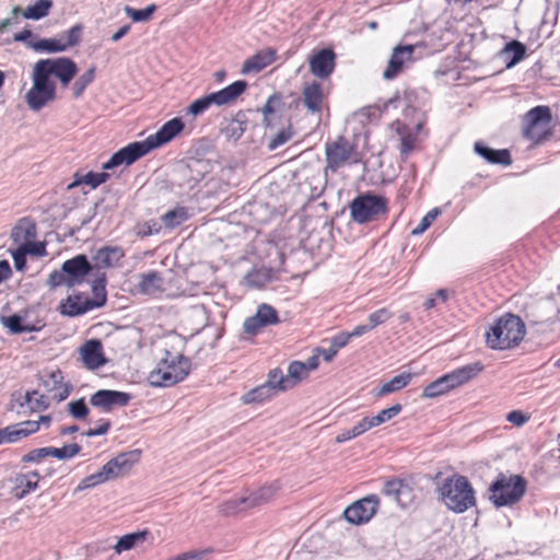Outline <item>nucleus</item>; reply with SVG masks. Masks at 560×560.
I'll use <instances>...</instances> for the list:
<instances>
[{
	"label": "nucleus",
	"instance_id": "79ce46f5",
	"mask_svg": "<svg viewBox=\"0 0 560 560\" xmlns=\"http://www.w3.org/2000/svg\"><path fill=\"white\" fill-rule=\"evenodd\" d=\"M406 490H410V488L402 479L392 478L385 481L382 492L384 495L393 497L397 502H399L400 495Z\"/></svg>",
	"mask_w": 560,
	"mask_h": 560
},
{
	"label": "nucleus",
	"instance_id": "f3484780",
	"mask_svg": "<svg viewBox=\"0 0 560 560\" xmlns=\"http://www.w3.org/2000/svg\"><path fill=\"white\" fill-rule=\"evenodd\" d=\"M413 52L415 46L412 45L395 47L383 72V78L385 80H392L396 78L402 71L405 63L412 60Z\"/></svg>",
	"mask_w": 560,
	"mask_h": 560
},
{
	"label": "nucleus",
	"instance_id": "9d476101",
	"mask_svg": "<svg viewBox=\"0 0 560 560\" xmlns=\"http://www.w3.org/2000/svg\"><path fill=\"white\" fill-rule=\"evenodd\" d=\"M125 253L118 246H104L93 255L92 277L94 280H106L107 270L119 266Z\"/></svg>",
	"mask_w": 560,
	"mask_h": 560
},
{
	"label": "nucleus",
	"instance_id": "6ab92c4d",
	"mask_svg": "<svg viewBox=\"0 0 560 560\" xmlns=\"http://www.w3.org/2000/svg\"><path fill=\"white\" fill-rule=\"evenodd\" d=\"M183 129L184 122L175 117L166 121L155 133L150 135L147 140L153 150L173 140Z\"/></svg>",
	"mask_w": 560,
	"mask_h": 560
},
{
	"label": "nucleus",
	"instance_id": "39448f33",
	"mask_svg": "<svg viewBox=\"0 0 560 560\" xmlns=\"http://www.w3.org/2000/svg\"><path fill=\"white\" fill-rule=\"evenodd\" d=\"M489 500L495 508L511 506L524 497L526 481L518 475L500 474L489 486Z\"/></svg>",
	"mask_w": 560,
	"mask_h": 560
},
{
	"label": "nucleus",
	"instance_id": "cd10ccee",
	"mask_svg": "<svg viewBox=\"0 0 560 560\" xmlns=\"http://www.w3.org/2000/svg\"><path fill=\"white\" fill-rule=\"evenodd\" d=\"M284 108L283 97L280 93L270 95L261 108L262 125L265 128H272L276 125V118Z\"/></svg>",
	"mask_w": 560,
	"mask_h": 560
},
{
	"label": "nucleus",
	"instance_id": "bf43d9fd",
	"mask_svg": "<svg viewBox=\"0 0 560 560\" xmlns=\"http://www.w3.org/2000/svg\"><path fill=\"white\" fill-rule=\"evenodd\" d=\"M108 480L112 479L109 475L105 472V467L103 466L98 472L85 477L82 480L80 488H91Z\"/></svg>",
	"mask_w": 560,
	"mask_h": 560
},
{
	"label": "nucleus",
	"instance_id": "393cba45",
	"mask_svg": "<svg viewBox=\"0 0 560 560\" xmlns=\"http://www.w3.org/2000/svg\"><path fill=\"white\" fill-rule=\"evenodd\" d=\"M435 480L438 483V495L439 500H441L450 510H455V494H453L455 490V472L451 471L446 476L443 472H438L435 475Z\"/></svg>",
	"mask_w": 560,
	"mask_h": 560
},
{
	"label": "nucleus",
	"instance_id": "7ed1b4c3",
	"mask_svg": "<svg viewBox=\"0 0 560 560\" xmlns=\"http://www.w3.org/2000/svg\"><path fill=\"white\" fill-rule=\"evenodd\" d=\"M189 361L183 355L180 349L165 343L164 357L158 366L150 372L148 381L155 387H168L182 382L189 373Z\"/></svg>",
	"mask_w": 560,
	"mask_h": 560
},
{
	"label": "nucleus",
	"instance_id": "20e7f679",
	"mask_svg": "<svg viewBox=\"0 0 560 560\" xmlns=\"http://www.w3.org/2000/svg\"><path fill=\"white\" fill-rule=\"evenodd\" d=\"M91 294L89 292L73 291L67 299L60 302V313L74 317L104 305L106 302L105 282H93Z\"/></svg>",
	"mask_w": 560,
	"mask_h": 560
},
{
	"label": "nucleus",
	"instance_id": "f257e3e1",
	"mask_svg": "<svg viewBox=\"0 0 560 560\" xmlns=\"http://www.w3.org/2000/svg\"><path fill=\"white\" fill-rule=\"evenodd\" d=\"M78 72L73 60L67 57L40 59L32 70V88L25 94L30 109L38 112L57 97V86L54 78L60 81L62 88H68Z\"/></svg>",
	"mask_w": 560,
	"mask_h": 560
},
{
	"label": "nucleus",
	"instance_id": "423d86ee",
	"mask_svg": "<svg viewBox=\"0 0 560 560\" xmlns=\"http://www.w3.org/2000/svg\"><path fill=\"white\" fill-rule=\"evenodd\" d=\"M282 489L280 480H273L264 485L247 497L231 499L221 505V512L224 515H234L240 512L256 509L265 505L277 498Z\"/></svg>",
	"mask_w": 560,
	"mask_h": 560
},
{
	"label": "nucleus",
	"instance_id": "0e129e2a",
	"mask_svg": "<svg viewBox=\"0 0 560 560\" xmlns=\"http://www.w3.org/2000/svg\"><path fill=\"white\" fill-rule=\"evenodd\" d=\"M438 213H439L438 209L430 210L421 219V221L417 224V226H415L411 230V234L412 235H420V234H422L433 223V221L436 219Z\"/></svg>",
	"mask_w": 560,
	"mask_h": 560
},
{
	"label": "nucleus",
	"instance_id": "4c0bfd02",
	"mask_svg": "<svg viewBox=\"0 0 560 560\" xmlns=\"http://www.w3.org/2000/svg\"><path fill=\"white\" fill-rule=\"evenodd\" d=\"M109 178V174L106 172H89L84 175L75 174V179L73 183H71L68 188L71 189L73 187H77L81 184L89 185L92 188H96L100 185L104 184Z\"/></svg>",
	"mask_w": 560,
	"mask_h": 560
},
{
	"label": "nucleus",
	"instance_id": "c9c22d12",
	"mask_svg": "<svg viewBox=\"0 0 560 560\" xmlns=\"http://www.w3.org/2000/svg\"><path fill=\"white\" fill-rule=\"evenodd\" d=\"M275 390L271 389V386L266 385L265 383L248 390L245 393L241 400L245 405L249 404H261L275 396Z\"/></svg>",
	"mask_w": 560,
	"mask_h": 560
},
{
	"label": "nucleus",
	"instance_id": "774afa93",
	"mask_svg": "<svg viewBox=\"0 0 560 560\" xmlns=\"http://www.w3.org/2000/svg\"><path fill=\"white\" fill-rule=\"evenodd\" d=\"M529 417L521 410H514L506 415V420L517 427L523 425L528 421Z\"/></svg>",
	"mask_w": 560,
	"mask_h": 560
},
{
	"label": "nucleus",
	"instance_id": "49530a36",
	"mask_svg": "<svg viewBox=\"0 0 560 560\" xmlns=\"http://www.w3.org/2000/svg\"><path fill=\"white\" fill-rule=\"evenodd\" d=\"M213 105L214 96L212 93H209L191 102L186 112L188 115L198 116L203 114Z\"/></svg>",
	"mask_w": 560,
	"mask_h": 560
},
{
	"label": "nucleus",
	"instance_id": "de8ad7c7",
	"mask_svg": "<svg viewBox=\"0 0 560 560\" xmlns=\"http://www.w3.org/2000/svg\"><path fill=\"white\" fill-rule=\"evenodd\" d=\"M95 78V67H90L82 73L72 85V94L74 98L80 97L85 89L93 82Z\"/></svg>",
	"mask_w": 560,
	"mask_h": 560
},
{
	"label": "nucleus",
	"instance_id": "7c9ffc66",
	"mask_svg": "<svg viewBox=\"0 0 560 560\" xmlns=\"http://www.w3.org/2000/svg\"><path fill=\"white\" fill-rule=\"evenodd\" d=\"M475 504V491L468 479L457 475V513H462Z\"/></svg>",
	"mask_w": 560,
	"mask_h": 560
},
{
	"label": "nucleus",
	"instance_id": "72a5a7b5",
	"mask_svg": "<svg viewBox=\"0 0 560 560\" xmlns=\"http://www.w3.org/2000/svg\"><path fill=\"white\" fill-rule=\"evenodd\" d=\"M50 416H40L38 421L27 420L18 424L11 425L13 439L16 441L26 438L39 430L40 423L48 425L50 423Z\"/></svg>",
	"mask_w": 560,
	"mask_h": 560
},
{
	"label": "nucleus",
	"instance_id": "b1692460",
	"mask_svg": "<svg viewBox=\"0 0 560 560\" xmlns=\"http://www.w3.org/2000/svg\"><path fill=\"white\" fill-rule=\"evenodd\" d=\"M303 104L312 114H320L323 110L324 92L319 82L306 84L302 91Z\"/></svg>",
	"mask_w": 560,
	"mask_h": 560
},
{
	"label": "nucleus",
	"instance_id": "f704fd0d",
	"mask_svg": "<svg viewBox=\"0 0 560 560\" xmlns=\"http://www.w3.org/2000/svg\"><path fill=\"white\" fill-rule=\"evenodd\" d=\"M413 377L412 373L404 372L385 382L376 392V397H383L388 394L398 392L409 385Z\"/></svg>",
	"mask_w": 560,
	"mask_h": 560
},
{
	"label": "nucleus",
	"instance_id": "6e6d98bb",
	"mask_svg": "<svg viewBox=\"0 0 560 560\" xmlns=\"http://www.w3.org/2000/svg\"><path fill=\"white\" fill-rule=\"evenodd\" d=\"M393 316V313L387 307H382L371 313L368 317L369 324L372 329L375 327L385 324Z\"/></svg>",
	"mask_w": 560,
	"mask_h": 560
},
{
	"label": "nucleus",
	"instance_id": "c756f323",
	"mask_svg": "<svg viewBox=\"0 0 560 560\" xmlns=\"http://www.w3.org/2000/svg\"><path fill=\"white\" fill-rule=\"evenodd\" d=\"M36 224L26 218L19 220L16 225L12 229L11 238L13 243L20 247L36 238Z\"/></svg>",
	"mask_w": 560,
	"mask_h": 560
},
{
	"label": "nucleus",
	"instance_id": "e433bc0d",
	"mask_svg": "<svg viewBox=\"0 0 560 560\" xmlns=\"http://www.w3.org/2000/svg\"><path fill=\"white\" fill-rule=\"evenodd\" d=\"M189 218V213L186 207H176L175 209L168 210L161 217V221L164 226L168 230H173L186 222Z\"/></svg>",
	"mask_w": 560,
	"mask_h": 560
},
{
	"label": "nucleus",
	"instance_id": "6e6552de",
	"mask_svg": "<svg viewBox=\"0 0 560 560\" xmlns=\"http://www.w3.org/2000/svg\"><path fill=\"white\" fill-rule=\"evenodd\" d=\"M551 110L548 106H536L528 110L524 118L523 136L535 143L551 137Z\"/></svg>",
	"mask_w": 560,
	"mask_h": 560
},
{
	"label": "nucleus",
	"instance_id": "09e8293b",
	"mask_svg": "<svg viewBox=\"0 0 560 560\" xmlns=\"http://www.w3.org/2000/svg\"><path fill=\"white\" fill-rule=\"evenodd\" d=\"M308 373L306 371V368L304 366L303 362L301 361H293L288 366V380L291 384V388L296 386L301 381L305 380L307 377Z\"/></svg>",
	"mask_w": 560,
	"mask_h": 560
},
{
	"label": "nucleus",
	"instance_id": "c85d7f7f",
	"mask_svg": "<svg viewBox=\"0 0 560 560\" xmlns=\"http://www.w3.org/2000/svg\"><path fill=\"white\" fill-rule=\"evenodd\" d=\"M61 270L72 279H80L86 275L92 276V264L83 254L77 255L62 264Z\"/></svg>",
	"mask_w": 560,
	"mask_h": 560
},
{
	"label": "nucleus",
	"instance_id": "4d7b16f0",
	"mask_svg": "<svg viewBox=\"0 0 560 560\" xmlns=\"http://www.w3.org/2000/svg\"><path fill=\"white\" fill-rule=\"evenodd\" d=\"M82 30V25L77 24L69 28L62 36H60V38H63V45H66V49L80 43Z\"/></svg>",
	"mask_w": 560,
	"mask_h": 560
},
{
	"label": "nucleus",
	"instance_id": "f03ea898",
	"mask_svg": "<svg viewBox=\"0 0 560 560\" xmlns=\"http://www.w3.org/2000/svg\"><path fill=\"white\" fill-rule=\"evenodd\" d=\"M525 334L526 326L523 319L518 315L504 313L486 330V345L492 350H511L522 342Z\"/></svg>",
	"mask_w": 560,
	"mask_h": 560
},
{
	"label": "nucleus",
	"instance_id": "e2e57ef3",
	"mask_svg": "<svg viewBox=\"0 0 560 560\" xmlns=\"http://www.w3.org/2000/svg\"><path fill=\"white\" fill-rule=\"evenodd\" d=\"M293 130L292 127L289 126L288 128H284L280 130L275 137H272L269 141L268 149L275 150L278 147L284 144L293 137Z\"/></svg>",
	"mask_w": 560,
	"mask_h": 560
},
{
	"label": "nucleus",
	"instance_id": "1a4fd4ad",
	"mask_svg": "<svg viewBox=\"0 0 560 560\" xmlns=\"http://www.w3.org/2000/svg\"><path fill=\"white\" fill-rule=\"evenodd\" d=\"M127 290L136 300L148 301L151 299H176L186 295V290H180L178 282H126Z\"/></svg>",
	"mask_w": 560,
	"mask_h": 560
},
{
	"label": "nucleus",
	"instance_id": "69168bd1",
	"mask_svg": "<svg viewBox=\"0 0 560 560\" xmlns=\"http://www.w3.org/2000/svg\"><path fill=\"white\" fill-rule=\"evenodd\" d=\"M110 429V421L106 419H101L94 428H90L86 432V436H96L103 435L108 432Z\"/></svg>",
	"mask_w": 560,
	"mask_h": 560
},
{
	"label": "nucleus",
	"instance_id": "4be33fe9",
	"mask_svg": "<svg viewBox=\"0 0 560 560\" xmlns=\"http://www.w3.org/2000/svg\"><path fill=\"white\" fill-rule=\"evenodd\" d=\"M80 352L82 361L88 369L95 370L105 363L103 347L100 340H88L81 347Z\"/></svg>",
	"mask_w": 560,
	"mask_h": 560
},
{
	"label": "nucleus",
	"instance_id": "4468645a",
	"mask_svg": "<svg viewBox=\"0 0 560 560\" xmlns=\"http://www.w3.org/2000/svg\"><path fill=\"white\" fill-rule=\"evenodd\" d=\"M131 399L130 394L112 389H100L90 397V404L104 412L125 407Z\"/></svg>",
	"mask_w": 560,
	"mask_h": 560
},
{
	"label": "nucleus",
	"instance_id": "412c9836",
	"mask_svg": "<svg viewBox=\"0 0 560 560\" xmlns=\"http://www.w3.org/2000/svg\"><path fill=\"white\" fill-rule=\"evenodd\" d=\"M393 128L396 133L399 136L400 145L399 151L400 154L405 158L409 155L417 148L418 142V132L421 128V125H417L415 129L410 128L406 124L400 120H395L393 122Z\"/></svg>",
	"mask_w": 560,
	"mask_h": 560
},
{
	"label": "nucleus",
	"instance_id": "5fc2aeb1",
	"mask_svg": "<svg viewBox=\"0 0 560 560\" xmlns=\"http://www.w3.org/2000/svg\"><path fill=\"white\" fill-rule=\"evenodd\" d=\"M401 411V406L396 404L389 408L381 410L376 416L371 417L372 422L375 427L381 425L382 423L393 419Z\"/></svg>",
	"mask_w": 560,
	"mask_h": 560
},
{
	"label": "nucleus",
	"instance_id": "2f4dec72",
	"mask_svg": "<svg viewBox=\"0 0 560 560\" xmlns=\"http://www.w3.org/2000/svg\"><path fill=\"white\" fill-rule=\"evenodd\" d=\"M51 8L52 0H36L33 5H28L25 10L14 7L12 16L16 19L19 14H22L24 19L40 20L49 14Z\"/></svg>",
	"mask_w": 560,
	"mask_h": 560
},
{
	"label": "nucleus",
	"instance_id": "a211bd4d",
	"mask_svg": "<svg viewBox=\"0 0 560 560\" xmlns=\"http://www.w3.org/2000/svg\"><path fill=\"white\" fill-rule=\"evenodd\" d=\"M139 458L140 451L120 453L104 465L105 472L109 475L110 479L125 476L132 469L133 465L139 460Z\"/></svg>",
	"mask_w": 560,
	"mask_h": 560
},
{
	"label": "nucleus",
	"instance_id": "ddd939ff",
	"mask_svg": "<svg viewBox=\"0 0 560 560\" xmlns=\"http://www.w3.org/2000/svg\"><path fill=\"white\" fill-rule=\"evenodd\" d=\"M280 322L277 311L269 304H260L255 315L247 317L243 330L249 336H256L262 328Z\"/></svg>",
	"mask_w": 560,
	"mask_h": 560
},
{
	"label": "nucleus",
	"instance_id": "0eeeda50",
	"mask_svg": "<svg viewBox=\"0 0 560 560\" xmlns=\"http://www.w3.org/2000/svg\"><path fill=\"white\" fill-rule=\"evenodd\" d=\"M349 210L354 222L364 224L387 212V200L383 196L362 194L350 202Z\"/></svg>",
	"mask_w": 560,
	"mask_h": 560
},
{
	"label": "nucleus",
	"instance_id": "a878e982",
	"mask_svg": "<svg viewBox=\"0 0 560 560\" xmlns=\"http://www.w3.org/2000/svg\"><path fill=\"white\" fill-rule=\"evenodd\" d=\"M40 476L37 471L16 474L13 479V493L18 499H23L28 493L35 491L38 487Z\"/></svg>",
	"mask_w": 560,
	"mask_h": 560
},
{
	"label": "nucleus",
	"instance_id": "680f3d73",
	"mask_svg": "<svg viewBox=\"0 0 560 560\" xmlns=\"http://www.w3.org/2000/svg\"><path fill=\"white\" fill-rule=\"evenodd\" d=\"M49 450H50L49 446L32 450L22 456L21 462L25 463V464L26 463H40L46 457L50 456Z\"/></svg>",
	"mask_w": 560,
	"mask_h": 560
},
{
	"label": "nucleus",
	"instance_id": "dca6fc26",
	"mask_svg": "<svg viewBox=\"0 0 560 560\" xmlns=\"http://www.w3.org/2000/svg\"><path fill=\"white\" fill-rule=\"evenodd\" d=\"M310 71L319 79L328 78L336 67V54L330 48H323L308 58Z\"/></svg>",
	"mask_w": 560,
	"mask_h": 560
},
{
	"label": "nucleus",
	"instance_id": "c03bdc74",
	"mask_svg": "<svg viewBox=\"0 0 560 560\" xmlns=\"http://www.w3.org/2000/svg\"><path fill=\"white\" fill-rule=\"evenodd\" d=\"M147 532L131 533L120 537L115 545V551L121 553L132 549L137 544L144 541Z\"/></svg>",
	"mask_w": 560,
	"mask_h": 560
},
{
	"label": "nucleus",
	"instance_id": "473e14b6",
	"mask_svg": "<svg viewBox=\"0 0 560 560\" xmlns=\"http://www.w3.org/2000/svg\"><path fill=\"white\" fill-rule=\"evenodd\" d=\"M475 151L486 161L492 164L510 165L512 163L511 154L505 149L494 150L482 142H476Z\"/></svg>",
	"mask_w": 560,
	"mask_h": 560
},
{
	"label": "nucleus",
	"instance_id": "f8f14e48",
	"mask_svg": "<svg viewBox=\"0 0 560 560\" xmlns=\"http://www.w3.org/2000/svg\"><path fill=\"white\" fill-rule=\"evenodd\" d=\"M150 151H152V148L147 139L129 143L114 153L112 158L103 164V168L110 170L121 164L130 165Z\"/></svg>",
	"mask_w": 560,
	"mask_h": 560
},
{
	"label": "nucleus",
	"instance_id": "13d9d810",
	"mask_svg": "<svg viewBox=\"0 0 560 560\" xmlns=\"http://www.w3.org/2000/svg\"><path fill=\"white\" fill-rule=\"evenodd\" d=\"M4 324L14 334L35 330L33 326L23 325L22 318L19 315H11L7 317Z\"/></svg>",
	"mask_w": 560,
	"mask_h": 560
},
{
	"label": "nucleus",
	"instance_id": "864d4df0",
	"mask_svg": "<svg viewBox=\"0 0 560 560\" xmlns=\"http://www.w3.org/2000/svg\"><path fill=\"white\" fill-rule=\"evenodd\" d=\"M50 456H54L59 459H67L75 456L80 453L81 446L77 443L67 444L62 447H52L49 446Z\"/></svg>",
	"mask_w": 560,
	"mask_h": 560
},
{
	"label": "nucleus",
	"instance_id": "a19ab883",
	"mask_svg": "<svg viewBox=\"0 0 560 560\" xmlns=\"http://www.w3.org/2000/svg\"><path fill=\"white\" fill-rule=\"evenodd\" d=\"M289 382L288 376L283 375L281 369L276 368L268 373V380L265 384L271 386V389L277 394V392L290 389L291 384Z\"/></svg>",
	"mask_w": 560,
	"mask_h": 560
},
{
	"label": "nucleus",
	"instance_id": "338daca9",
	"mask_svg": "<svg viewBox=\"0 0 560 560\" xmlns=\"http://www.w3.org/2000/svg\"><path fill=\"white\" fill-rule=\"evenodd\" d=\"M372 428H374V424L371 417H364L352 428V435L360 436Z\"/></svg>",
	"mask_w": 560,
	"mask_h": 560
},
{
	"label": "nucleus",
	"instance_id": "9b49d317",
	"mask_svg": "<svg viewBox=\"0 0 560 560\" xmlns=\"http://www.w3.org/2000/svg\"><path fill=\"white\" fill-rule=\"evenodd\" d=\"M380 503L376 494H369L347 506L343 517L353 525L365 524L376 514Z\"/></svg>",
	"mask_w": 560,
	"mask_h": 560
},
{
	"label": "nucleus",
	"instance_id": "58836bf2",
	"mask_svg": "<svg viewBox=\"0 0 560 560\" xmlns=\"http://www.w3.org/2000/svg\"><path fill=\"white\" fill-rule=\"evenodd\" d=\"M28 47L33 48L36 51L46 52H59L66 50V45H63V38L38 39L36 42L28 43Z\"/></svg>",
	"mask_w": 560,
	"mask_h": 560
},
{
	"label": "nucleus",
	"instance_id": "2eb2a0df",
	"mask_svg": "<svg viewBox=\"0 0 560 560\" xmlns=\"http://www.w3.org/2000/svg\"><path fill=\"white\" fill-rule=\"evenodd\" d=\"M354 151L353 145L343 137L326 144L327 167L336 172L351 158Z\"/></svg>",
	"mask_w": 560,
	"mask_h": 560
},
{
	"label": "nucleus",
	"instance_id": "052dcab7",
	"mask_svg": "<svg viewBox=\"0 0 560 560\" xmlns=\"http://www.w3.org/2000/svg\"><path fill=\"white\" fill-rule=\"evenodd\" d=\"M20 248L25 255H31L34 257H43L47 254L45 243L36 242L35 240L23 244L20 246Z\"/></svg>",
	"mask_w": 560,
	"mask_h": 560
},
{
	"label": "nucleus",
	"instance_id": "5701e85b",
	"mask_svg": "<svg viewBox=\"0 0 560 560\" xmlns=\"http://www.w3.org/2000/svg\"><path fill=\"white\" fill-rule=\"evenodd\" d=\"M247 82L243 80L235 81L220 91L212 92L214 96V106H229L238 100V97L246 91Z\"/></svg>",
	"mask_w": 560,
	"mask_h": 560
},
{
	"label": "nucleus",
	"instance_id": "8fccbe9b",
	"mask_svg": "<svg viewBox=\"0 0 560 560\" xmlns=\"http://www.w3.org/2000/svg\"><path fill=\"white\" fill-rule=\"evenodd\" d=\"M51 377L54 380V386L48 389L49 397L51 398V400L60 402L67 399L71 393V387L68 384L62 383L61 381H57L55 374H52Z\"/></svg>",
	"mask_w": 560,
	"mask_h": 560
},
{
	"label": "nucleus",
	"instance_id": "aec40b11",
	"mask_svg": "<svg viewBox=\"0 0 560 560\" xmlns=\"http://www.w3.org/2000/svg\"><path fill=\"white\" fill-rule=\"evenodd\" d=\"M277 51L273 48H264L244 60L241 72L243 74L258 73L275 62Z\"/></svg>",
	"mask_w": 560,
	"mask_h": 560
},
{
	"label": "nucleus",
	"instance_id": "a18cd8bd",
	"mask_svg": "<svg viewBox=\"0 0 560 560\" xmlns=\"http://www.w3.org/2000/svg\"><path fill=\"white\" fill-rule=\"evenodd\" d=\"M481 362H474L457 369V386L465 384L483 371Z\"/></svg>",
	"mask_w": 560,
	"mask_h": 560
},
{
	"label": "nucleus",
	"instance_id": "603ef678",
	"mask_svg": "<svg viewBox=\"0 0 560 560\" xmlns=\"http://www.w3.org/2000/svg\"><path fill=\"white\" fill-rule=\"evenodd\" d=\"M125 13L133 21V22H143L151 19L152 14L156 10L155 4H150L149 7L137 10L132 7L126 5Z\"/></svg>",
	"mask_w": 560,
	"mask_h": 560
},
{
	"label": "nucleus",
	"instance_id": "ea45409f",
	"mask_svg": "<svg viewBox=\"0 0 560 560\" xmlns=\"http://www.w3.org/2000/svg\"><path fill=\"white\" fill-rule=\"evenodd\" d=\"M502 54L510 57L508 67H512L525 57L526 47L521 42L512 40L504 46Z\"/></svg>",
	"mask_w": 560,
	"mask_h": 560
},
{
	"label": "nucleus",
	"instance_id": "bb28decb",
	"mask_svg": "<svg viewBox=\"0 0 560 560\" xmlns=\"http://www.w3.org/2000/svg\"><path fill=\"white\" fill-rule=\"evenodd\" d=\"M455 388V373L451 372L428 384L421 394L422 398H438Z\"/></svg>",
	"mask_w": 560,
	"mask_h": 560
},
{
	"label": "nucleus",
	"instance_id": "3c124183",
	"mask_svg": "<svg viewBox=\"0 0 560 560\" xmlns=\"http://www.w3.org/2000/svg\"><path fill=\"white\" fill-rule=\"evenodd\" d=\"M67 409L71 417H73L77 420H86L90 412L84 398L71 400L67 405Z\"/></svg>",
	"mask_w": 560,
	"mask_h": 560
},
{
	"label": "nucleus",
	"instance_id": "37998d69",
	"mask_svg": "<svg viewBox=\"0 0 560 560\" xmlns=\"http://www.w3.org/2000/svg\"><path fill=\"white\" fill-rule=\"evenodd\" d=\"M25 400L33 412H39L49 407L51 398L49 393L47 395L39 394L37 390L28 392L25 395Z\"/></svg>",
	"mask_w": 560,
	"mask_h": 560
}]
</instances>
